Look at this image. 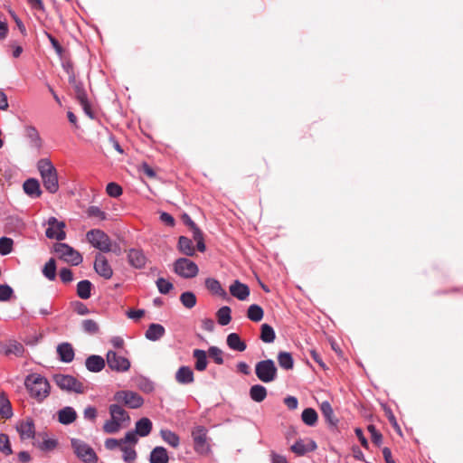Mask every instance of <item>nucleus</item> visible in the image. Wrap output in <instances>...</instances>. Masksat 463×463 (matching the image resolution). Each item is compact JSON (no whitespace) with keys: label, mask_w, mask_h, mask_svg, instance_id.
<instances>
[{"label":"nucleus","mask_w":463,"mask_h":463,"mask_svg":"<svg viewBox=\"0 0 463 463\" xmlns=\"http://www.w3.org/2000/svg\"><path fill=\"white\" fill-rule=\"evenodd\" d=\"M14 241L8 237L0 238V254L7 255L12 252Z\"/></svg>","instance_id":"obj_45"},{"label":"nucleus","mask_w":463,"mask_h":463,"mask_svg":"<svg viewBox=\"0 0 463 463\" xmlns=\"http://www.w3.org/2000/svg\"><path fill=\"white\" fill-rule=\"evenodd\" d=\"M24 191L26 194L33 197H39L42 194L39 182L36 179L31 178L24 183Z\"/></svg>","instance_id":"obj_25"},{"label":"nucleus","mask_w":463,"mask_h":463,"mask_svg":"<svg viewBox=\"0 0 463 463\" xmlns=\"http://www.w3.org/2000/svg\"><path fill=\"white\" fill-rule=\"evenodd\" d=\"M317 413L314 409L307 408L302 412L301 419L308 426H314L317 421Z\"/></svg>","instance_id":"obj_35"},{"label":"nucleus","mask_w":463,"mask_h":463,"mask_svg":"<svg viewBox=\"0 0 463 463\" xmlns=\"http://www.w3.org/2000/svg\"><path fill=\"white\" fill-rule=\"evenodd\" d=\"M48 39L50 40L52 45L53 46V48L55 49L56 52L61 56V53H62V48L61 46L59 44L58 41L53 38L51 34L49 33H46Z\"/></svg>","instance_id":"obj_63"},{"label":"nucleus","mask_w":463,"mask_h":463,"mask_svg":"<svg viewBox=\"0 0 463 463\" xmlns=\"http://www.w3.org/2000/svg\"><path fill=\"white\" fill-rule=\"evenodd\" d=\"M178 250L186 256H194L195 250L190 239L184 236L179 237Z\"/></svg>","instance_id":"obj_27"},{"label":"nucleus","mask_w":463,"mask_h":463,"mask_svg":"<svg viewBox=\"0 0 463 463\" xmlns=\"http://www.w3.org/2000/svg\"><path fill=\"white\" fill-rule=\"evenodd\" d=\"M14 294L13 288L8 285H0V301L9 300Z\"/></svg>","instance_id":"obj_54"},{"label":"nucleus","mask_w":463,"mask_h":463,"mask_svg":"<svg viewBox=\"0 0 463 463\" xmlns=\"http://www.w3.org/2000/svg\"><path fill=\"white\" fill-rule=\"evenodd\" d=\"M47 229L45 235L49 239L63 241L66 238V224L55 217H50L47 221Z\"/></svg>","instance_id":"obj_9"},{"label":"nucleus","mask_w":463,"mask_h":463,"mask_svg":"<svg viewBox=\"0 0 463 463\" xmlns=\"http://www.w3.org/2000/svg\"><path fill=\"white\" fill-rule=\"evenodd\" d=\"M107 364L111 370L118 372H126L130 367L129 361L114 351L108 352Z\"/></svg>","instance_id":"obj_12"},{"label":"nucleus","mask_w":463,"mask_h":463,"mask_svg":"<svg viewBox=\"0 0 463 463\" xmlns=\"http://www.w3.org/2000/svg\"><path fill=\"white\" fill-rule=\"evenodd\" d=\"M53 251L60 260L73 266L80 265L83 260L81 254L78 250L63 242L55 243L53 246Z\"/></svg>","instance_id":"obj_5"},{"label":"nucleus","mask_w":463,"mask_h":463,"mask_svg":"<svg viewBox=\"0 0 463 463\" xmlns=\"http://www.w3.org/2000/svg\"><path fill=\"white\" fill-rule=\"evenodd\" d=\"M248 317L254 322L260 321L263 317V309L259 305H250L248 308Z\"/></svg>","instance_id":"obj_40"},{"label":"nucleus","mask_w":463,"mask_h":463,"mask_svg":"<svg viewBox=\"0 0 463 463\" xmlns=\"http://www.w3.org/2000/svg\"><path fill=\"white\" fill-rule=\"evenodd\" d=\"M56 384L62 390L77 393L84 392L83 384L71 375L58 374L54 377Z\"/></svg>","instance_id":"obj_10"},{"label":"nucleus","mask_w":463,"mask_h":463,"mask_svg":"<svg viewBox=\"0 0 463 463\" xmlns=\"http://www.w3.org/2000/svg\"><path fill=\"white\" fill-rule=\"evenodd\" d=\"M135 445L131 444H124L121 447V450L123 451V459L127 463H133L137 458L136 450L134 449Z\"/></svg>","instance_id":"obj_39"},{"label":"nucleus","mask_w":463,"mask_h":463,"mask_svg":"<svg viewBox=\"0 0 463 463\" xmlns=\"http://www.w3.org/2000/svg\"><path fill=\"white\" fill-rule=\"evenodd\" d=\"M194 449L196 453L202 456H207L212 452V447L209 442L208 430L203 426H196L192 430Z\"/></svg>","instance_id":"obj_4"},{"label":"nucleus","mask_w":463,"mask_h":463,"mask_svg":"<svg viewBox=\"0 0 463 463\" xmlns=\"http://www.w3.org/2000/svg\"><path fill=\"white\" fill-rule=\"evenodd\" d=\"M128 262L136 269L144 268L146 263V257L140 250L132 249L128 254Z\"/></svg>","instance_id":"obj_18"},{"label":"nucleus","mask_w":463,"mask_h":463,"mask_svg":"<svg viewBox=\"0 0 463 463\" xmlns=\"http://www.w3.org/2000/svg\"><path fill=\"white\" fill-rule=\"evenodd\" d=\"M38 169L45 189L55 194L59 189V184L57 171L52 164L49 160L42 159L38 162Z\"/></svg>","instance_id":"obj_3"},{"label":"nucleus","mask_w":463,"mask_h":463,"mask_svg":"<svg viewBox=\"0 0 463 463\" xmlns=\"http://www.w3.org/2000/svg\"><path fill=\"white\" fill-rule=\"evenodd\" d=\"M255 373L261 382L270 383L277 377V367L272 360H263L257 363L255 366Z\"/></svg>","instance_id":"obj_6"},{"label":"nucleus","mask_w":463,"mask_h":463,"mask_svg":"<svg viewBox=\"0 0 463 463\" xmlns=\"http://www.w3.org/2000/svg\"><path fill=\"white\" fill-rule=\"evenodd\" d=\"M320 410L324 416L329 421H332L334 411L333 409L328 402H323L320 404Z\"/></svg>","instance_id":"obj_55"},{"label":"nucleus","mask_w":463,"mask_h":463,"mask_svg":"<svg viewBox=\"0 0 463 463\" xmlns=\"http://www.w3.org/2000/svg\"><path fill=\"white\" fill-rule=\"evenodd\" d=\"M193 355L195 359V369L197 371L205 370L207 366V356L205 351L195 349L193 353Z\"/></svg>","instance_id":"obj_31"},{"label":"nucleus","mask_w":463,"mask_h":463,"mask_svg":"<svg viewBox=\"0 0 463 463\" xmlns=\"http://www.w3.org/2000/svg\"><path fill=\"white\" fill-rule=\"evenodd\" d=\"M139 169L144 173L146 174L148 177L150 178H155L156 177V173L155 171L146 163H143Z\"/></svg>","instance_id":"obj_61"},{"label":"nucleus","mask_w":463,"mask_h":463,"mask_svg":"<svg viewBox=\"0 0 463 463\" xmlns=\"http://www.w3.org/2000/svg\"><path fill=\"white\" fill-rule=\"evenodd\" d=\"M104 366V359L99 355H91L86 360V367L90 372H99Z\"/></svg>","instance_id":"obj_28"},{"label":"nucleus","mask_w":463,"mask_h":463,"mask_svg":"<svg viewBox=\"0 0 463 463\" xmlns=\"http://www.w3.org/2000/svg\"><path fill=\"white\" fill-rule=\"evenodd\" d=\"M0 451L6 456L13 453L9 438L5 434H0Z\"/></svg>","instance_id":"obj_50"},{"label":"nucleus","mask_w":463,"mask_h":463,"mask_svg":"<svg viewBox=\"0 0 463 463\" xmlns=\"http://www.w3.org/2000/svg\"><path fill=\"white\" fill-rule=\"evenodd\" d=\"M0 415L5 419L13 415L10 401L5 392H0Z\"/></svg>","instance_id":"obj_30"},{"label":"nucleus","mask_w":463,"mask_h":463,"mask_svg":"<svg viewBox=\"0 0 463 463\" xmlns=\"http://www.w3.org/2000/svg\"><path fill=\"white\" fill-rule=\"evenodd\" d=\"M114 400L130 408H138L143 404L142 398L135 392L120 391L116 392Z\"/></svg>","instance_id":"obj_11"},{"label":"nucleus","mask_w":463,"mask_h":463,"mask_svg":"<svg viewBox=\"0 0 463 463\" xmlns=\"http://www.w3.org/2000/svg\"><path fill=\"white\" fill-rule=\"evenodd\" d=\"M250 398L255 402H262L267 396V390L265 387L256 384L250 388Z\"/></svg>","instance_id":"obj_34"},{"label":"nucleus","mask_w":463,"mask_h":463,"mask_svg":"<svg viewBox=\"0 0 463 463\" xmlns=\"http://www.w3.org/2000/svg\"><path fill=\"white\" fill-rule=\"evenodd\" d=\"M87 241L96 249L101 251H113L120 255L121 250L117 244H113L109 237L101 230L94 229L87 232Z\"/></svg>","instance_id":"obj_1"},{"label":"nucleus","mask_w":463,"mask_h":463,"mask_svg":"<svg viewBox=\"0 0 463 463\" xmlns=\"http://www.w3.org/2000/svg\"><path fill=\"white\" fill-rule=\"evenodd\" d=\"M152 430V422L148 418H142L136 423L135 431H132L136 434V437L137 438V435L140 437H146L147 436Z\"/></svg>","instance_id":"obj_22"},{"label":"nucleus","mask_w":463,"mask_h":463,"mask_svg":"<svg viewBox=\"0 0 463 463\" xmlns=\"http://www.w3.org/2000/svg\"><path fill=\"white\" fill-rule=\"evenodd\" d=\"M218 322L222 326H226L231 322V308L222 307L217 312Z\"/></svg>","instance_id":"obj_41"},{"label":"nucleus","mask_w":463,"mask_h":463,"mask_svg":"<svg viewBox=\"0 0 463 463\" xmlns=\"http://www.w3.org/2000/svg\"><path fill=\"white\" fill-rule=\"evenodd\" d=\"M137 438L136 434L133 432H128L124 439H108L105 441V446L109 449H114L117 447H122L124 444H131L136 445L137 443Z\"/></svg>","instance_id":"obj_15"},{"label":"nucleus","mask_w":463,"mask_h":463,"mask_svg":"<svg viewBox=\"0 0 463 463\" xmlns=\"http://www.w3.org/2000/svg\"><path fill=\"white\" fill-rule=\"evenodd\" d=\"M285 404L291 410H295L298 407V400L294 396H288L284 400Z\"/></svg>","instance_id":"obj_62"},{"label":"nucleus","mask_w":463,"mask_h":463,"mask_svg":"<svg viewBox=\"0 0 463 463\" xmlns=\"http://www.w3.org/2000/svg\"><path fill=\"white\" fill-rule=\"evenodd\" d=\"M25 386L30 395L38 401L44 400L50 393V384L48 381L39 374L27 376Z\"/></svg>","instance_id":"obj_2"},{"label":"nucleus","mask_w":463,"mask_h":463,"mask_svg":"<svg viewBox=\"0 0 463 463\" xmlns=\"http://www.w3.org/2000/svg\"><path fill=\"white\" fill-rule=\"evenodd\" d=\"M192 232H193V239L196 242L197 249L201 252L205 251L206 247H205L204 241H203V232H201V230L197 227V228H194V230H192Z\"/></svg>","instance_id":"obj_46"},{"label":"nucleus","mask_w":463,"mask_h":463,"mask_svg":"<svg viewBox=\"0 0 463 463\" xmlns=\"http://www.w3.org/2000/svg\"><path fill=\"white\" fill-rule=\"evenodd\" d=\"M82 327L84 331L90 334H94L98 331L99 326L97 323L93 320L87 319L82 322Z\"/></svg>","instance_id":"obj_58"},{"label":"nucleus","mask_w":463,"mask_h":463,"mask_svg":"<svg viewBox=\"0 0 463 463\" xmlns=\"http://www.w3.org/2000/svg\"><path fill=\"white\" fill-rule=\"evenodd\" d=\"M106 192L111 197H118L122 194V188L116 183H109L106 187Z\"/></svg>","instance_id":"obj_52"},{"label":"nucleus","mask_w":463,"mask_h":463,"mask_svg":"<svg viewBox=\"0 0 463 463\" xmlns=\"http://www.w3.org/2000/svg\"><path fill=\"white\" fill-rule=\"evenodd\" d=\"M180 301L186 308H193L196 305V297L193 292L187 291L180 296Z\"/></svg>","instance_id":"obj_43"},{"label":"nucleus","mask_w":463,"mask_h":463,"mask_svg":"<svg viewBox=\"0 0 463 463\" xmlns=\"http://www.w3.org/2000/svg\"><path fill=\"white\" fill-rule=\"evenodd\" d=\"M5 353L6 354H14L17 356H21L24 353V347L21 344L12 341L7 345Z\"/></svg>","instance_id":"obj_47"},{"label":"nucleus","mask_w":463,"mask_h":463,"mask_svg":"<svg viewBox=\"0 0 463 463\" xmlns=\"http://www.w3.org/2000/svg\"><path fill=\"white\" fill-rule=\"evenodd\" d=\"M227 345L231 349L239 352H242L246 349V344L236 333H232L227 336Z\"/></svg>","instance_id":"obj_26"},{"label":"nucleus","mask_w":463,"mask_h":463,"mask_svg":"<svg viewBox=\"0 0 463 463\" xmlns=\"http://www.w3.org/2000/svg\"><path fill=\"white\" fill-rule=\"evenodd\" d=\"M91 283L89 280H82L77 285L78 296L82 299H88L90 297Z\"/></svg>","instance_id":"obj_36"},{"label":"nucleus","mask_w":463,"mask_h":463,"mask_svg":"<svg viewBox=\"0 0 463 463\" xmlns=\"http://www.w3.org/2000/svg\"><path fill=\"white\" fill-rule=\"evenodd\" d=\"M77 418L75 410L71 407H65L58 411V420L61 424L72 423Z\"/></svg>","instance_id":"obj_21"},{"label":"nucleus","mask_w":463,"mask_h":463,"mask_svg":"<svg viewBox=\"0 0 463 463\" xmlns=\"http://www.w3.org/2000/svg\"><path fill=\"white\" fill-rule=\"evenodd\" d=\"M156 287L160 293L166 294L170 290H172L173 284L170 281H168L163 278H160L156 280Z\"/></svg>","instance_id":"obj_51"},{"label":"nucleus","mask_w":463,"mask_h":463,"mask_svg":"<svg viewBox=\"0 0 463 463\" xmlns=\"http://www.w3.org/2000/svg\"><path fill=\"white\" fill-rule=\"evenodd\" d=\"M56 447L57 441L52 439H46L39 445V449L43 451H52Z\"/></svg>","instance_id":"obj_57"},{"label":"nucleus","mask_w":463,"mask_h":463,"mask_svg":"<svg viewBox=\"0 0 463 463\" xmlns=\"http://www.w3.org/2000/svg\"><path fill=\"white\" fill-rule=\"evenodd\" d=\"M210 357H212L214 362L218 364H222L223 363L222 359V352L221 349L215 346H212L208 350Z\"/></svg>","instance_id":"obj_53"},{"label":"nucleus","mask_w":463,"mask_h":463,"mask_svg":"<svg viewBox=\"0 0 463 463\" xmlns=\"http://www.w3.org/2000/svg\"><path fill=\"white\" fill-rule=\"evenodd\" d=\"M290 449L298 456H303L307 452L314 451L317 449V444L312 439L307 441L299 439L296 441Z\"/></svg>","instance_id":"obj_17"},{"label":"nucleus","mask_w":463,"mask_h":463,"mask_svg":"<svg viewBox=\"0 0 463 463\" xmlns=\"http://www.w3.org/2000/svg\"><path fill=\"white\" fill-rule=\"evenodd\" d=\"M231 294L239 300H245L250 295V288L246 284L235 280L230 286Z\"/></svg>","instance_id":"obj_19"},{"label":"nucleus","mask_w":463,"mask_h":463,"mask_svg":"<svg viewBox=\"0 0 463 463\" xmlns=\"http://www.w3.org/2000/svg\"><path fill=\"white\" fill-rule=\"evenodd\" d=\"M205 287L207 288V289H209L211 292H213L216 295H220V296L225 295V291L222 288L220 282L218 280H216L215 279H212V278L206 279H205Z\"/></svg>","instance_id":"obj_38"},{"label":"nucleus","mask_w":463,"mask_h":463,"mask_svg":"<svg viewBox=\"0 0 463 463\" xmlns=\"http://www.w3.org/2000/svg\"><path fill=\"white\" fill-rule=\"evenodd\" d=\"M175 379L182 384L191 383L194 382V373L190 367L182 366L177 370Z\"/></svg>","instance_id":"obj_23"},{"label":"nucleus","mask_w":463,"mask_h":463,"mask_svg":"<svg viewBox=\"0 0 463 463\" xmlns=\"http://www.w3.org/2000/svg\"><path fill=\"white\" fill-rule=\"evenodd\" d=\"M110 418L118 421L123 428H126L129 423V416L127 411L117 404L109 406Z\"/></svg>","instance_id":"obj_16"},{"label":"nucleus","mask_w":463,"mask_h":463,"mask_svg":"<svg viewBox=\"0 0 463 463\" xmlns=\"http://www.w3.org/2000/svg\"><path fill=\"white\" fill-rule=\"evenodd\" d=\"M278 361L280 367L289 370L293 368L294 361L291 354L288 352H280L278 354Z\"/></svg>","instance_id":"obj_37"},{"label":"nucleus","mask_w":463,"mask_h":463,"mask_svg":"<svg viewBox=\"0 0 463 463\" xmlns=\"http://www.w3.org/2000/svg\"><path fill=\"white\" fill-rule=\"evenodd\" d=\"M43 272L50 280H53L56 276V263L53 259L49 260L43 267Z\"/></svg>","instance_id":"obj_44"},{"label":"nucleus","mask_w":463,"mask_h":463,"mask_svg":"<svg viewBox=\"0 0 463 463\" xmlns=\"http://www.w3.org/2000/svg\"><path fill=\"white\" fill-rule=\"evenodd\" d=\"M167 451L163 447H156L150 454V463H168Z\"/></svg>","instance_id":"obj_24"},{"label":"nucleus","mask_w":463,"mask_h":463,"mask_svg":"<svg viewBox=\"0 0 463 463\" xmlns=\"http://www.w3.org/2000/svg\"><path fill=\"white\" fill-rule=\"evenodd\" d=\"M260 338L265 343H272L275 339V332L273 328L267 324H263L261 326Z\"/></svg>","instance_id":"obj_42"},{"label":"nucleus","mask_w":463,"mask_h":463,"mask_svg":"<svg viewBox=\"0 0 463 463\" xmlns=\"http://www.w3.org/2000/svg\"><path fill=\"white\" fill-rule=\"evenodd\" d=\"M160 219L162 222H164L165 223H166L169 226H174V224H175L174 218L166 213H162L160 215Z\"/></svg>","instance_id":"obj_64"},{"label":"nucleus","mask_w":463,"mask_h":463,"mask_svg":"<svg viewBox=\"0 0 463 463\" xmlns=\"http://www.w3.org/2000/svg\"><path fill=\"white\" fill-rule=\"evenodd\" d=\"M84 418L89 420H95L97 417V410L92 406H88L83 411Z\"/></svg>","instance_id":"obj_59"},{"label":"nucleus","mask_w":463,"mask_h":463,"mask_svg":"<svg viewBox=\"0 0 463 463\" xmlns=\"http://www.w3.org/2000/svg\"><path fill=\"white\" fill-rule=\"evenodd\" d=\"M174 271L182 278L192 279L198 275L199 269L194 261L180 258L174 263Z\"/></svg>","instance_id":"obj_7"},{"label":"nucleus","mask_w":463,"mask_h":463,"mask_svg":"<svg viewBox=\"0 0 463 463\" xmlns=\"http://www.w3.org/2000/svg\"><path fill=\"white\" fill-rule=\"evenodd\" d=\"M57 352L61 361L70 363L74 357V352L70 344H61L57 347Z\"/></svg>","instance_id":"obj_29"},{"label":"nucleus","mask_w":463,"mask_h":463,"mask_svg":"<svg viewBox=\"0 0 463 463\" xmlns=\"http://www.w3.org/2000/svg\"><path fill=\"white\" fill-rule=\"evenodd\" d=\"M145 314L146 311L144 309H128L126 312L127 317L134 321H138L145 316Z\"/></svg>","instance_id":"obj_56"},{"label":"nucleus","mask_w":463,"mask_h":463,"mask_svg":"<svg viewBox=\"0 0 463 463\" xmlns=\"http://www.w3.org/2000/svg\"><path fill=\"white\" fill-rule=\"evenodd\" d=\"M87 214L90 218H96L99 221H104L107 219L106 213L98 206H90L87 210Z\"/></svg>","instance_id":"obj_48"},{"label":"nucleus","mask_w":463,"mask_h":463,"mask_svg":"<svg viewBox=\"0 0 463 463\" xmlns=\"http://www.w3.org/2000/svg\"><path fill=\"white\" fill-rule=\"evenodd\" d=\"M160 434L164 441L173 448H177L179 446L180 439L177 434L175 432L168 430H162Z\"/></svg>","instance_id":"obj_33"},{"label":"nucleus","mask_w":463,"mask_h":463,"mask_svg":"<svg viewBox=\"0 0 463 463\" xmlns=\"http://www.w3.org/2000/svg\"><path fill=\"white\" fill-rule=\"evenodd\" d=\"M71 446L78 458L86 463H96L97 456L94 450L84 441L77 439H71Z\"/></svg>","instance_id":"obj_8"},{"label":"nucleus","mask_w":463,"mask_h":463,"mask_svg":"<svg viewBox=\"0 0 463 463\" xmlns=\"http://www.w3.org/2000/svg\"><path fill=\"white\" fill-rule=\"evenodd\" d=\"M94 269L98 274L105 279H110L113 275L111 267L109 266L108 260L101 254H97L94 262Z\"/></svg>","instance_id":"obj_13"},{"label":"nucleus","mask_w":463,"mask_h":463,"mask_svg":"<svg viewBox=\"0 0 463 463\" xmlns=\"http://www.w3.org/2000/svg\"><path fill=\"white\" fill-rule=\"evenodd\" d=\"M76 94L77 99L80 101V105L82 106V109L84 112L90 118H93V113L91 111L90 106L89 104V101L87 99V95L85 91L80 89L79 86H76Z\"/></svg>","instance_id":"obj_32"},{"label":"nucleus","mask_w":463,"mask_h":463,"mask_svg":"<svg viewBox=\"0 0 463 463\" xmlns=\"http://www.w3.org/2000/svg\"><path fill=\"white\" fill-rule=\"evenodd\" d=\"M165 333V330L162 325L153 323L149 325L145 336L150 341H157L164 336Z\"/></svg>","instance_id":"obj_20"},{"label":"nucleus","mask_w":463,"mask_h":463,"mask_svg":"<svg viewBox=\"0 0 463 463\" xmlns=\"http://www.w3.org/2000/svg\"><path fill=\"white\" fill-rule=\"evenodd\" d=\"M60 278L64 283L71 282L72 280V272L71 269L64 268L60 270Z\"/></svg>","instance_id":"obj_60"},{"label":"nucleus","mask_w":463,"mask_h":463,"mask_svg":"<svg viewBox=\"0 0 463 463\" xmlns=\"http://www.w3.org/2000/svg\"><path fill=\"white\" fill-rule=\"evenodd\" d=\"M16 430L19 433L21 439H33L35 433L33 420L26 419L19 421L16 424Z\"/></svg>","instance_id":"obj_14"},{"label":"nucleus","mask_w":463,"mask_h":463,"mask_svg":"<svg viewBox=\"0 0 463 463\" xmlns=\"http://www.w3.org/2000/svg\"><path fill=\"white\" fill-rule=\"evenodd\" d=\"M123 427L118 423V421H115L112 418L110 420H107L103 425V430L106 433H116L119 431Z\"/></svg>","instance_id":"obj_49"}]
</instances>
